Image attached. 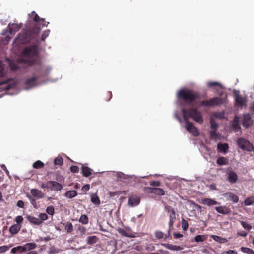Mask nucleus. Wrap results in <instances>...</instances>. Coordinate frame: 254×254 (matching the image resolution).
Instances as JSON below:
<instances>
[{
    "label": "nucleus",
    "mask_w": 254,
    "mask_h": 254,
    "mask_svg": "<svg viewBox=\"0 0 254 254\" xmlns=\"http://www.w3.org/2000/svg\"><path fill=\"white\" fill-rule=\"evenodd\" d=\"M42 84V83L39 84L37 82V78L36 77H32L28 79L26 82V87L25 89H29L32 88L37 87V86Z\"/></svg>",
    "instance_id": "9b49d317"
},
{
    "label": "nucleus",
    "mask_w": 254,
    "mask_h": 254,
    "mask_svg": "<svg viewBox=\"0 0 254 254\" xmlns=\"http://www.w3.org/2000/svg\"><path fill=\"white\" fill-rule=\"evenodd\" d=\"M165 210L169 213V225L171 227L173 226V223L176 219V213L174 209L171 206L166 205L165 206Z\"/></svg>",
    "instance_id": "9d476101"
},
{
    "label": "nucleus",
    "mask_w": 254,
    "mask_h": 254,
    "mask_svg": "<svg viewBox=\"0 0 254 254\" xmlns=\"http://www.w3.org/2000/svg\"><path fill=\"white\" fill-rule=\"evenodd\" d=\"M211 237L214 240L220 243H224L227 242L226 239L217 235H212Z\"/></svg>",
    "instance_id": "72a5a7b5"
},
{
    "label": "nucleus",
    "mask_w": 254,
    "mask_h": 254,
    "mask_svg": "<svg viewBox=\"0 0 254 254\" xmlns=\"http://www.w3.org/2000/svg\"><path fill=\"white\" fill-rule=\"evenodd\" d=\"M49 33H50L49 30H47L44 31L42 35V40L44 41L47 38V37L49 35Z\"/></svg>",
    "instance_id": "603ef678"
},
{
    "label": "nucleus",
    "mask_w": 254,
    "mask_h": 254,
    "mask_svg": "<svg viewBox=\"0 0 254 254\" xmlns=\"http://www.w3.org/2000/svg\"><path fill=\"white\" fill-rule=\"evenodd\" d=\"M252 121L250 114H246L243 115L242 124L245 128H248L252 124Z\"/></svg>",
    "instance_id": "4468645a"
},
{
    "label": "nucleus",
    "mask_w": 254,
    "mask_h": 254,
    "mask_svg": "<svg viewBox=\"0 0 254 254\" xmlns=\"http://www.w3.org/2000/svg\"><path fill=\"white\" fill-rule=\"evenodd\" d=\"M9 247L7 246H2L0 247V253H4L6 252L8 249Z\"/></svg>",
    "instance_id": "13d9d810"
},
{
    "label": "nucleus",
    "mask_w": 254,
    "mask_h": 254,
    "mask_svg": "<svg viewBox=\"0 0 254 254\" xmlns=\"http://www.w3.org/2000/svg\"><path fill=\"white\" fill-rule=\"evenodd\" d=\"M223 196L229 200L232 201L234 203H237L239 201L238 197L231 192L224 193Z\"/></svg>",
    "instance_id": "a211bd4d"
},
{
    "label": "nucleus",
    "mask_w": 254,
    "mask_h": 254,
    "mask_svg": "<svg viewBox=\"0 0 254 254\" xmlns=\"http://www.w3.org/2000/svg\"><path fill=\"white\" fill-rule=\"evenodd\" d=\"M29 39L26 34H20L15 39L12 43L13 49L17 50L20 46L28 42Z\"/></svg>",
    "instance_id": "39448f33"
},
{
    "label": "nucleus",
    "mask_w": 254,
    "mask_h": 254,
    "mask_svg": "<svg viewBox=\"0 0 254 254\" xmlns=\"http://www.w3.org/2000/svg\"><path fill=\"white\" fill-rule=\"evenodd\" d=\"M216 130H212L210 132V135L212 138L216 139L217 138V134L216 132Z\"/></svg>",
    "instance_id": "052dcab7"
},
{
    "label": "nucleus",
    "mask_w": 254,
    "mask_h": 254,
    "mask_svg": "<svg viewBox=\"0 0 254 254\" xmlns=\"http://www.w3.org/2000/svg\"><path fill=\"white\" fill-rule=\"evenodd\" d=\"M15 221L17 224H21L23 221V217L21 216H17L15 217Z\"/></svg>",
    "instance_id": "864d4df0"
},
{
    "label": "nucleus",
    "mask_w": 254,
    "mask_h": 254,
    "mask_svg": "<svg viewBox=\"0 0 254 254\" xmlns=\"http://www.w3.org/2000/svg\"><path fill=\"white\" fill-rule=\"evenodd\" d=\"M27 219L32 224L36 225H39L42 223V220H40L39 218L28 215L26 217Z\"/></svg>",
    "instance_id": "5701e85b"
},
{
    "label": "nucleus",
    "mask_w": 254,
    "mask_h": 254,
    "mask_svg": "<svg viewBox=\"0 0 254 254\" xmlns=\"http://www.w3.org/2000/svg\"><path fill=\"white\" fill-rule=\"evenodd\" d=\"M217 148L219 151L226 153L228 149V145L227 143H218L217 144Z\"/></svg>",
    "instance_id": "a878e982"
},
{
    "label": "nucleus",
    "mask_w": 254,
    "mask_h": 254,
    "mask_svg": "<svg viewBox=\"0 0 254 254\" xmlns=\"http://www.w3.org/2000/svg\"><path fill=\"white\" fill-rule=\"evenodd\" d=\"M70 170L72 172L76 173L79 171V168L76 166H72L70 167Z\"/></svg>",
    "instance_id": "e2e57ef3"
},
{
    "label": "nucleus",
    "mask_w": 254,
    "mask_h": 254,
    "mask_svg": "<svg viewBox=\"0 0 254 254\" xmlns=\"http://www.w3.org/2000/svg\"><path fill=\"white\" fill-rule=\"evenodd\" d=\"M31 14L34 15V16L33 17V20L35 22H38V21H39L40 20H42L43 21H44V19H40V17H39V16L36 13H35L34 11L32 12Z\"/></svg>",
    "instance_id": "8fccbe9b"
},
{
    "label": "nucleus",
    "mask_w": 254,
    "mask_h": 254,
    "mask_svg": "<svg viewBox=\"0 0 254 254\" xmlns=\"http://www.w3.org/2000/svg\"><path fill=\"white\" fill-rule=\"evenodd\" d=\"M88 218L86 215H82L79 219V221L83 224H88Z\"/></svg>",
    "instance_id": "e433bc0d"
},
{
    "label": "nucleus",
    "mask_w": 254,
    "mask_h": 254,
    "mask_svg": "<svg viewBox=\"0 0 254 254\" xmlns=\"http://www.w3.org/2000/svg\"><path fill=\"white\" fill-rule=\"evenodd\" d=\"M149 183L151 186H153L158 187V186H160L161 185V183L159 181H153L150 182Z\"/></svg>",
    "instance_id": "bf43d9fd"
},
{
    "label": "nucleus",
    "mask_w": 254,
    "mask_h": 254,
    "mask_svg": "<svg viewBox=\"0 0 254 254\" xmlns=\"http://www.w3.org/2000/svg\"><path fill=\"white\" fill-rule=\"evenodd\" d=\"M92 170L88 167L82 166V173L84 176L87 177L92 174Z\"/></svg>",
    "instance_id": "cd10ccee"
},
{
    "label": "nucleus",
    "mask_w": 254,
    "mask_h": 254,
    "mask_svg": "<svg viewBox=\"0 0 254 254\" xmlns=\"http://www.w3.org/2000/svg\"><path fill=\"white\" fill-rule=\"evenodd\" d=\"M36 244L34 243H26L23 246V247H19L21 249L22 251H26V250H31L36 248Z\"/></svg>",
    "instance_id": "b1692460"
},
{
    "label": "nucleus",
    "mask_w": 254,
    "mask_h": 254,
    "mask_svg": "<svg viewBox=\"0 0 254 254\" xmlns=\"http://www.w3.org/2000/svg\"><path fill=\"white\" fill-rule=\"evenodd\" d=\"M201 203L203 205H206L207 206H213L217 204V202L216 201L211 198L202 199Z\"/></svg>",
    "instance_id": "412c9836"
},
{
    "label": "nucleus",
    "mask_w": 254,
    "mask_h": 254,
    "mask_svg": "<svg viewBox=\"0 0 254 254\" xmlns=\"http://www.w3.org/2000/svg\"><path fill=\"white\" fill-rule=\"evenodd\" d=\"M226 254H238L237 252L235 250H228L224 252Z\"/></svg>",
    "instance_id": "69168bd1"
},
{
    "label": "nucleus",
    "mask_w": 254,
    "mask_h": 254,
    "mask_svg": "<svg viewBox=\"0 0 254 254\" xmlns=\"http://www.w3.org/2000/svg\"><path fill=\"white\" fill-rule=\"evenodd\" d=\"M6 73L5 64L2 62H0V77L3 76Z\"/></svg>",
    "instance_id": "7c9ffc66"
},
{
    "label": "nucleus",
    "mask_w": 254,
    "mask_h": 254,
    "mask_svg": "<svg viewBox=\"0 0 254 254\" xmlns=\"http://www.w3.org/2000/svg\"><path fill=\"white\" fill-rule=\"evenodd\" d=\"M223 100L222 99L218 97H215L210 99L209 100L202 101L201 102L200 105H204L207 107H211L217 106L222 104Z\"/></svg>",
    "instance_id": "6e6552de"
},
{
    "label": "nucleus",
    "mask_w": 254,
    "mask_h": 254,
    "mask_svg": "<svg viewBox=\"0 0 254 254\" xmlns=\"http://www.w3.org/2000/svg\"><path fill=\"white\" fill-rule=\"evenodd\" d=\"M46 212L49 215H53L54 213V208L52 206H49L46 208Z\"/></svg>",
    "instance_id": "de8ad7c7"
},
{
    "label": "nucleus",
    "mask_w": 254,
    "mask_h": 254,
    "mask_svg": "<svg viewBox=\"0 0 254 254\" xmlns=\"http://www.w3.org/2000/svg\"><path fill=\"white\" fill-rule=\"evenodd\" d=\"M197 97L198 94L196 92L186 88H183L178 92V101L176 103L179 104L180 106L184 120H189V118H191L201 124L203 122V118L201 112L194 108L185 109L184 106L179 103L180 100H183L189 104H193Z\"/></svg>",
    "instance_id": "f257e3e1"
},
{
    "label": "nucleus",
    "mask_w": 254,
    "mask_h": 254,
    "mask_svg": "<svg viewBox=\"0 0 254 254\" xmlns=\"http://www.w3.org/2000/svg\"><path fill=\"white\" fill-rule=\"evenodd\" d=\"M29 39L26 34H20L15 39L12 43L13 49L17 50L20 46L28 42Z\"/></svg>",
    "instance_id": "20e7f679"
},
{
    "label": "nucleus",
    "mask_w": 254,
    "mask_h": 254,
    "mask_svg": "<svg viewBox=\"0 0 254 254\" xmlns=\"http://www.w3.org/2000/svg\"><path fill=\"white\" fill-rule=\"evenodd\" d=\"M63 160L62 157L58 156L54 160V164L55 165H61L63 164Z\"/></svg>",
    "instance_id": "c03bdc74"
},
{
    "label": "nucleus",
    "mask_w": 254,
    "mask_h": 254,
    "mask_svg": "<svg viewBox=\"0 0 254 254\" xmlns=\"http://www.w3.org/2000/svg\"><path fill=\"white\" fill-rule=\"evenodd\" d=\"M38 47L36 45L26 48L20 59L17 61L7 60L6 63L12 70L29 66L34 64L38 59Z\"/></svg>",
    "instance_id": "f03ea898"
},
{
    "label": "nucleus",
    "mask_w": 254,
    "mask_h": 254,
    "mask_svg": "<svg viewBox=\"0 0 254 254\" xmlns=\"http://www.w3.org/2000/svg\"><path fill=\"white\" fill-rule=\"evenodd\" d=\"M228 179L230 183L234 184L237 181L238 176L234 171H230L228 174Z\"/></svg>",
    "instance_id": "2eb2a0df"
},
{
    "label": "nucleus",
    "mask_w": 254,
    "mask_h": 254,
    "mask_svg": "<svg viewBox=\"0 0 254 254\" xmlns=\"http://www.w3.org/2000/svg\"><path fill=\"white\" fill-rule=\"evenodd\" d=\"M215 210L217 212L222 214H228L231 211L229 208L225 206L216 207Z\"/></svg>",
    "instance_id": "4be33fe9"
},
{
    "label": "nucleus",
    "mask_w": 254,
    "mask_h": 254,
    "mask_svg": "<svg viewBox=\"0 0 254 254\" xmlns=\"http://www.w3.org/2000/svg\"><path fill=\"white\" fill-rule=\"evenodd\" d=\"M232 128L234 130L239 129L240 128V126L239 124V118L238 116H235L232 123Z\"/></svg>",
    "instance_id": "bb28decb"
},
{
    "label": "nucleus",
    "mask_w": 254,
    "mask_h": 254,
    "mask_svg": "<svg viewBox=\"0 0 254 254\" xmlns=\"http://www.w3.org/2000/svg\"><path fill=\"white\" fill-rule=\"evenodd\" d=\"M155 235L158 239H161L163 237V233L161 231H156Z\"/></svg>",
    "instance_id": "6e6d98bb"
},
{
    "label": "nucleus",
    "mask_w": 254,
    "mask_h": 254,
    "mask_svg": "<svg viewBox=\"0 0 254 254\" xmlns=\"http://www.w3.org/2000/svg\"><path fill=\"white\" fill-rule=\"evenodd\" d=\"M50 189L52 190L58 191L62 189V185L55 181H49Z\"/></svg>",
    "instance_id": "dca6fc26"
},
{
    "label": "nucleus",
    "mask_w": 254,
    "mask_h": 254,
    "mask_svg": "<svg viewBox=\"0 0 254 254\" xmlns=\"http://www.w3.org/2000/svg\"><path fill=\"white\" fill-rule=\"evenodd\" d=\"M19 247H23V246H19L13 248L11 250V253L12 254H15L17 251H19L21 253L25 252L24 251H22L21 249L19 248Z\"/></svg>",
    "instance_id": "a18cd8bd"
},
{
    "label": "nucleus",
    "mask_w": 254,
    "mask_h": 254,
    "mask_svg": "<svg viewBox=\"0 0 254 254\" xmlns=\"http://www.w3.org/2000/svg\"><path fill=\"white\" fill-rule=\"evenodd\" d=\"M225 117V114L224 112H215L213 115V118L223 119Z\"/></svg>",
    "instance_id": "ea45409f"
},
{
    "label": "nucleus",
    "mask_w": 254,
    "mask_h": 254,
    "mask_svg": "<svg viewBox=\"0 0 254 254\" xmlns=\"http://www.w3.org/2000/svg\"><path fill=\"white\" fill-rule=\"evenodd\" d=\"M236 104L237 106L243 107L246 105L247 99L238 94L235 95Z\"/></svg>",
    "instance_id": "f8f14e48"
},
{
    "label": "nucleus",
    "mask_w": 254,
    "mask_h": 254,
    "mask_svg": "<svg viewBox=\"0 0 254 254\" xmlns=\"http://www.w3.org/2000/svg\"><path fill=\"white\" fill-rule=\"evenodd\" d=\"M163 245L165 248L172 251H179L183 249V248H181L180 246L177 245H173L169 244H163Z\"/></svg>",
    "instance_id": "393cba45"
},
{
    "label": "nucleus",
    "mask_w": 254,
    "mask_h": 254,
    "mask_svg": "<svg viewBox=\"0 0 254 254\" xmlns=\"http://www.w3.org/2000/svg\"><path fill=\"white\" fill-rule=\"evenodd\" d=\"M217 163L219 165H224L228 163V160L226 158L224 157H219L217 160Z\"/></svg>",
    "instance_id": "473e14b6"
},
{
    "label": "nucleus",
    "mask_w": 254,
    "mask_h": 254,
    "mask_svg": "<svg viewBox=\"0 0 254 254\" xmlns=\"http://www.w3.org/2000/svg\"><path fill=\"white\" fill-rule=\"evenodd\" d=\"M65 227V230L68 233H71L73 231V225L71 222H67L66 224H63Z\"/></svg>",
    "instance_id": "f704fd0d"
},
{
    "label": "nucleus",
    "mask_w": 254,
    "mask_h": 254,
    "mask_svg": "<svg viewBox=\"0 0 254 254\" xmlns=\"http://www.w3.org/2000/svg\"><path fill=\"white\" fill-rule=\"evenodd\" d=\"M130 229L129 228H126V229H124L122 228H119L118 229V233L121 234V235L129 237V238H134V235L132 234L131 232H129L130 231Z\"/></svg>",
    "instance_id": "ddd939ff"
},
{
    "label": "nucleus",
    "mask_w": 254,
    "mask_h": 254,
    "mask_svg": "<svg viewBox=\"0 0 254 254\" xmlns=\"http://www.w3.org/2000/svg\"><path fill=\"white\" fill-rule=\"evenodd\" d=\"M241 224L243 227L247 230H250L252 228V226L247 222L241 221Z\"/></svg>",
    "instance_id": "37998d69"
},
{
    "label": "nucleus",
    "mask_w": 254,
    "mask_h": 254,
    "mask_svg": "<svg viewBox=\"0 0 254 254\" xmlns=\"http://www.w3.org/2000/svg\"><path fill=\"white\" fill-rule=\"evenodd\" d=\"M205 237L203 235H198L195 237V241L196 242H201L204 241Z\"/></svg>",
    "instance_id": "49530a36"
},
{
    "label": "nucleus",
    "mask_w": 254,
    "mask_h": 254,
    "mask_svg": "<svg viewBox=\"0 0 254 254\" xmlns=\"http://www.w3.org/2000/svg\"><path fill=\"white\" fill-rule=\"evenodd\" d=\"M90 189V185L86 184L83 186L82 188V190L84 191H88Z\"/></svg>",
    "instance_id": "774afa93"
},
{
    "label": "nucleus",
    "mask_w": 254,
    "mask_h": 254,
    "mask_svg": "<svg viewBox=\"0 0 254 254\" xmlns=\"http://www.w3.org/2000/svg\"><path fill=\"white\" fill-rule=\"evenodd\" d=\"M50 184H49V181L47 182L46 183H42L41 184V188H42L43 189H47V188L50 189Z\"/></svg>",
    "instance_id": "680f3d73"
},
{
    "label": "nucleus",
    "mask_w": 254,
    "mask_h": 254,
    "mask_svg": "<svg viewBox=\"0 0 254 254\" xmlns=\"http://www.w3.org/2000/svg\"><path fill=\"white\" fill-rule=\"evenodd\" d=\"M237 143L239 147L243 150L251 151L253 149L252 144L243 138H239L237 140Z\"/></svg>",
    "instance_id": "0eeeda50"
},
{
    "label": "nucleus",
    "mask_w": 254,
    "mask_h": 254,
    "mask_svg": "<svg viewBox=\"0 0 254 254\" xmlns=\"http://www.w3.org/2000/svg\"><path fill=\"white\" fill-rule=\"evenodd\" d=\"M211 128L212 130H217L218 128V124L214 121V119L212 117L210 121Z\"/></svg>",
    "instance_id": "a19ab883"
},
{
    "label": "nucleus",
    "mask_w": 254,
    "mask_h": 254,
    "mask_svg": "<svg viewBox=\"0 0 254 254\" xmlns=\"http://www.w3.org/2000/svg\"><path fill=\"white\" fill-rule=\"evenodd\" d=\"M91 201L93 204L97 205H99L100 203V199L96 194H92L91 195Z\"/></svg>",
    "instance_id": "c85d7f7f"
},
{
    "label": "nucleus",
    "mask_w": 254,
    "mask_h": 254,
    "mask_svg": "<svg viewBox=\"0 0 254 254\" xmlns=\"http://www.w3.org/2000/svg\"><path fill=\"white\" fill-rule=\"evenodd\" d=\"M21 224H15L10 227L9 231L12 235L16 234L20 230Z\"/></svg>",
    "instance_id": "6ab92c4d"
},
{
    "label": "nucleus",
    "mask_w": 254,
    "mask_h": 254,
    "mask_svg": "<svg viewBox=\"0 0 254 254\" xmlns=\"http://www.w3.org/2000/svg\"><path fill=\"white\" fill-rule=\"evenodd\" d=\"M254 203V197L247 198L244 201V204L246 206H249Z\"/></svg>",
    "instance_id": "58836bf2"
},
{
    "label": "nucleus",
    "mask_w": 254,
    "mask_h": 254,
    "mask_svg": "<svg viewBox=\"0 0 254 254\" xmlns=\"http://www.w3.org/2000/svg\"><path fill=\"white\" fill-rule=\"evenodd\" d=\"M17 206L19 208H23L24 207V202L22 200L18 201L17 203Z\"/></svg>",
    "instance_id": "338daca9"
},
{
    "label": "nucleus",
    "mask_w": 254,
    "mask_h": 254,
    "mask_svg": "<svg viewBox=\"0 0 254 254\" xmlns=\"http://www.w3.org/2000/svg\"><path fill=\"white\" fill-rule=\"evenodd\" d=\"M118 177L120 179H127L130 178V176L128 175H125L122 173H119L118 174Z\"/></svg>",
    "instance_id": "09e8293b"
},
{
    "label": "nucleus",
    "mask_w": 254,
    "mask_h": 254,
    "mask_svg": "<svg viewBox=\"0 0 254 254\" xmlns=\"http://www.w3.org/2000/svg\"><path fill=\"white\" fill-rule=\"evenodd\" d=\"M154 190V191H153V194L160 196H163L165 195V191L162 189L159 188H155V189Z\"/></svg>",
    "instance_id": "c9c22d12"
},
{
    "label": "nucleus",
    "mask_w": 254,
    "mask_h": 254,
    "mask_svg": "<svg viewBox=\"0 0 254 254\" xmlns=\"http://www.w3.org/2000/svg\"><path fill=\"white\" fill-rule=\"evenodd\" d=\"M27 197H28V198L29 199V200L30 201V202L31 203V204L35 207L36 208V202H35V201L34 199H33V198L31 196L29 195H27Z\"/></svg>",
    "instance_id": "5fc2aeb1"
},
{
    "label": "nucleus",
    "mask_w": 254,
    "mask_h": 254,
    "mask_svg": "<svg viewBox=\"0 0 254 254\" xmlns=\"http://www.w3.org/2000/svg\"><path fill=\"white\" fill-rule=\"evenodd\" d=\"M173 236L176 239H179L183 237V235L180 234V233H174L173 234Z\"/></svg>",
    "instance_id": "0e129e2a"
},
{
    "label": "nucleus",
    "mask_w": 254,
    "mask_h": 254,
    "mask_svg": "<svg viewBox=\"0 0 254 254\" xmlns=\"http://www.w3.org/2000/svg\"><path fill=\"white\" fill-rule=\"evenodd\" d=\"M22 23H9L8 24L7 29L3 31L1 35L3 37L0 38V41L4 45H7L9 43L11 37L8 34L12 35L15 32L18 31L21 27Z\"/></svg>",
    "instance_id": "7ed1b4c3"
},
{
    "label": "nucleus",
    "mask_w": 254,
    "mask_h": 254,
    "mask_svg": "<svg viewBox=\"0 0 254 254\" xmlns=\"http://www.w3.org/2000/svg\"><path fill=\"white\" fill-rule=\"evenodd\" d=\"M30 192L33 197L37 199L42 198L44 196V193L41 190L36 189H32L30 190Z\"/></svg>",
    "instance_id": "f3484780"
},
{
    "label": "nucleus",
    "mask_w": 254,
    "mask_h": 254,
    "mask_svg": "<svg viewBox=\"0 0 254 254\" xmlns=\"http://www.w3.org/2000/svg\"><path fill=\"white\" fill-rule=\"evenodd\" d=\"M77 195V191L74 190H70L65 193V196L69 198H72Z\"/></svg>",
    "instance_id": "2f4dec72"
},
{
    "label": "nucleus",
    "mask_w": 254,
    "mask_h": 254,
    "mask_svg": "<svg viewBox=\"0 0 254 254\" xmlns=\"http://www.w3.org/2000/svg\"><path fill=\"white\" fill-rule=\"evenodd\" d=\"M208 87H214V89L216 92H218V90L223 88L222 85L218 82H208L207 83Z\"/></svg>",
    "instance_id": "aec40b11"
},
{
    "label": "nucleus",
    "mask_w": 254,
    "mask_h": 254,
    "mask_svg": "<svg viewBox=\"0 0 254 254\" xmlns=\"http://www.w3.org/2000/svg\"><path fill=\"white\" fill-rule=\"evenodd\" d=\"M241 251L243 253H247V254H254V251L252 249L247 247H241Z\"/></svg>",
    "instance_id": "4c0bfd02"
},
{
    "label": "nucleus",
    "mask_w": 254,
    "mask_h": 254,
    "mask_svg": "<svg viewBox=\"0 0 254 254\" xmlns=\"http://www.w3.org/2000/svg\"><path fill=\"white\" fill-rule=\"evenodd\" d=\"M140 202V197L137 194H131L128 198V205L131 207L137 206Z\"/></svg>",
    "instance_id": "1a4fd4ad"
},
{
    "label": "nucleus",
    "mask_w": 254,
    "mask_h": 254,
    "mask_svg": "<svg viewBox=\"0 0 254 254\" xmlns=\"http://www.w3.org/2000/svg\"><path fill=\"white\" fill-rule=\"evenodd\" d=\"M44 166V163L41 161H37L33 164V167L36 169L41 168Z\"/></svg>",
    "instance_id": "79ce46f5"
},
{
    "label": "nucleus",
    "mask_w": 254,
    "mask_h": 254,
    "mask_svg": "<svg viewBox=\"0 0 254 254\" xmlns=\"http://www.w3.org/2000/svg\"><path fill=\"white\" fill-rule=\"evenodd\" d=\"M98 240V238L96 236H89L87 238V243L88 244H95Z\"/></svg>",
    "instance_id": "c756f323"
},
{
    "label": "nucleus",
    "mask_w": 254,
    "mask_h": 254,
    "mask_svg": "<svg viewBox=\"0 0 254 254\" xmlns=\"http://www.w3.org/2000/svg\"><path fill=\"white\" fill-rule=\"evenodd\" d=\"M39 219L40 220H42V222L44 220H46L48 219V216L45 213H40L39 215Z\"/></svg>",
    "instance_id": "3c124183"
},
{
    "label": "nucleus",
    "mask_w": 254,
    "mask_h": 254,
    "mask_svg": "<svg viewBox=\"0 0 254 254\" xmlns=\"http://www.w3.org/2000/svg\"><path fill=\"white\" fill-rule=\"evenodd\" d=\"M182 227L183 230H186L188 227V224L187 221L185 220H182Z\"/></svg>",
    "instance_id": "4d7b16f0"
},
{
    "label": "nucleus",
    "mask_w": 254,
    "mask_h": 254,
    "mask_svg": "<svg viewBox=\"0 0 254 254\" xmlns=\"http://www.w3.org/2000/svg\"><path fill=\"white\" fill-rule=\"evenodd\" d=\"M186 130L194 136H198L199 134L198 129L195 127L194 124L189 120H184Z\"/></svg>",
    "instance_id": "423d86ee"
}]
</instances>
